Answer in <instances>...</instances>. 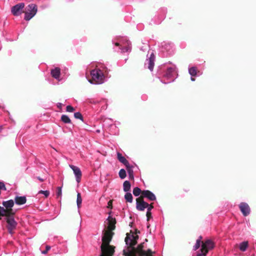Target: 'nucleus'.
<instances>
[{"mask_svg":"<svg viewBox=\"0 0 256 256\" xmlns=\"http://www.w3.org/2000/svg\"><path fill=\"white\" fill-rule=\"evenodd\" d=\"M248 247V241H244L239 244L238 248L242 252L246 250Z\"/></svg>","mask_w":256,"mask_h":256,"instance_id":"nucleus-21","label":"nucleus"},{"mask_svg":"<svg viewBox=\"0 0 256 256\" xmlns=\"http://www.w3.org/2000/svg\"><path fill=\"white\" fill-rule=\"evenodd\" d=\"M132 192L134 196H138L140 194H142V191L139 188L135 187L133 189Z\"/></svg>","mask_w":256,"mask_h":256,"instance_id":"nucleus-29","label":"nucleus"},{"mask_svg":"<svg viewBox=\"0 0 256 256\" xmlns=\"http://www.w3.org/2000/svg\"><path fill=\"white\" fill-rule=\"evenodd\" d=\"M96 132L97 133H100V130H96Z\"/></svg>","mask_w":256,"mask_h":256,"instance_id":"nucleus-45","label":"nucleus"},{"mask_svg":"<svg viewBox=\"0 0 256 256\" xmlns=\"http://www.w3.org/2000/svg\"><path fill=\"white\" fill-rule=\"evenodd\" d=\"M157 75L162 82L164 84H169L174 82L177 78L178 70L174 64H164L158 67Z\"/></svg>","mask_w":256,"mask_h":256,"instance_id":"nucleus-2","label":"nucleus"},{"mask_svg":"<svg viewBox=\"0 0 256 256\" xmlns=\"http://www.w3.org/2000/svg\"><path fill=\"white\" fill-rule=\"evenodd\" d=\"M142 196L148 198L150 201L156 200V196L154 194L149 190H144L142 192Z\"/></svg>","mask_w":256,"mask_h":256,"instance_id":"nucleus-14","label":"nucleus"},{"mask_svg":"<svg viewBox=\"0 0 256 256\" xmlns=\"http://www.w3.org/2000/svg\"><path fill=\"white\" fill-rule=\"evenodd\" d=\"M70 167L71 168V169L73 170V172L74 174L76 181L78 183L80 182L81 177H82V172L80 170V168L75 166L74 165H70Z\"/></svg>","mask_w":256,"mask_h":256,"instance_id":"nucleus-13","label":"nucleus"},{"mask_svg":"<svg viewBox=\"0 0 256 256\" xmlns=\"http://www.w3.org/2000/svg\"><path fill=\"white\" fill-rule=\"evenodd\" d=\"M143 253H144V254L146 256H152V252L150 250H148V252H144Z\"/></svg>","mask_w":256,"mask_h":256,"instance_id":"nucleus-38","label":"nucleus"},{"mask_svg":"<svg viewBox=\"0 0 256 256\" xmlns=\"http://www.w3.org/2000/svg\"><path fill=\"white\" fill-rule=\"evenodd\" d=\"M14 202L16 204H24L26 202V198L24 196H16L14 198Z\"/></svg>","mask_w":256,"mask_h":256,"instance_id":"nucleus-19","label":"nucleus"},{"mask_svg":"<svg viewBox=\"0 0 256 256\" xmlns=\"http://www.w3.org/2000/svg\"><path fill=\"white\" fill-rule=\"evenodd\" d=\"M4 208L6 210H13L12 208L14 206V201L12 200H10L2 202Z\"/></svg>","mask_w":256,"mask_h":256,"instance_id":"nucleus-18","label":"nucleus"},{"mask_svg":"<svg viewBox=\"0 0 256 256\" xmlns=\"http://www.w3.org/2000/svg\"><path fill=\"white\" fill-rule=\"evenodd\" d=\"M148 48V45H146L144 47L140 48V50L142 51H144L147 50Z\"/></svg>","mask_w":256,"mask_h":256,"instance_id":"nucleus-40","label":"nucleus"},{"mask_svg":"<svg viewBox=\"0 0 256 256\" xmlns=\"http://www.w3.org/2000/svg\"><path fill=\"white\" fill-rule=\"evenodd\" d=\"M15 212L14 210H6L4 208H0V220L2 217H5L7 222V228L9 233L12 234L13 230L17 226V222L15 220L14 215Z\"/></svg>","mask_w":256,"mask_h":256,"instance_id":"nucleus-4","label":"nucleus"},{"mask_svg":"<svg viewBox=\"0 0 256 256\" xmlns=\"http://www.w3.org/2000/svg\"><path fill=\"white\" fill-rule=\"evenodd\" d=\"M167 47H170V48H171L172 46H170V44H168V46H167V45H166V48H166V49Z\"/></svg>","mask_w":256,"mask_h":256,"instance_id":"nucleus-44","label":"nucleus"},{"mask_svg":"<svg viewBox=\"0 0 256 256\" xmlns=\"http://www.w3.org/2000/svg\"><path fill=\"white\" fill-rule=\"evenodd\" d=\"M194 76H191V78H190V80L192 81H194L195 80V78H193Z\"/></svg>","mask_w":256,"mask_h":256,"instance_id":"nucleus-43","label":"nucleus"},{"mask_svg":"<svg viewBox=\"0 0 256 256\" xmlns=\"http://www.w3.org/2000/svg\"><path fill=\"white\" fill-rule=\"evenodd\" d=\"M110 68L107 64L96 63L94 68L90 72L92 79L88 80L89 82L93 84H102L104 83L110 78Z\"/></svg>","mask_w":256,"mask_h":256,"instance_id":"nucleus-1","label":"nucleus"},{"mask_svg":"<svg viewBox=\"0 0 256 256\" xmlns=\"http://www.w3.org/2000/svg\"><path fill=\"white\" fill-rule=\"evenodd\" d=\"M130 188H131V184H130V182L128 180L124 181L123 184L124 191L126 192H130Z\"/></svg>","mask_w":256,"mask_h":256,"instance_id":"nucleus-23","label":"nucleus"},{"mask_svg":"<svg viewBox=\"0 0 256 256\" xmlns=\"http://www.w3.org/2000/svg\"><path fill=\"white\" fill-rule=\"evenodd\" d=\"M50 249V246H46V250H43L42 252V254H47L48 252Z\"/></svg>","mask_w":256,"mask_h":256,"instance_id":"nucleus-39","label":"nucleus"},{"mask_svg":"<svg viewBox=\"0 0 256 256\" xmlns=\"http://www.w3.org/2000/svg\"><path fill=\"white\" fill-rule=\"evenodd\" d=\"M92 103H94V104H96V103H98V101H94L93 102H92Z\"/></svg>","mask_w":256,"mask_h":256,"instance_id":"nucleus-46","label":"nucleus"},{"mask_svg":"<svg viewBox=\"0 0 256 256\" xmlns=\"http://www.w3.org/2000/svg\"><path fill=\"white\" fill-rule=\"evenodd\" d=\"M128 173V176L130 179L134 180V171H136L138 170V166L134 164V165H131L130 163L126 166Z\"/></svg>","mask_w":256,"mask_h":256,"instance_id":"nucleus-12","label":"nucleus"},{"mask_svg":"<svg viewBox=\"0 0 256 256\" xmlns=\"http://www.w3.org/2000/svg\"><path fill=\"white\" fill-rule=\"evenodd\" d=\"M37 179L40 180V182H44V180L39 176L37 177Z\"/></svg>","mask_w":256,"mask_h":256,"instance_id":"nucleus-42","label":"nucleus"},{"mask_svg":"<svg viewBox=\"0 0 256 256\" xmlns=\"http://www.w3.org/2000/svg\"><path fill=\"white\" fill-rule=\"evenodd\" d=\"M110 228L114 230L115 228L114 224L116 222V220L110 216H109L107 219Z\"/></svg>","mask_w":256,"mask_h":256,"instance_id":"nucleus-22","label":"nucleus"},{"mask_svg":"<svg viewBox=\"0 0 256 256\" xmlns=\"http://www.w3.org/2000/svg\"><path fill=\"white\" fill-rule=\"evenodd\" d=\"M1 128V126H0V128Z\"/></svg>","mask_w":256,"mask_h":256,"instance_id":"nucleus-48","label":"nucleus"},{"mask_svg":"<svg viewBox=\"0 0 256 256\" xmlns=\"http://www.w3.org/2000/svg\"><path fill=\"white\" fill-rule=\"evenodd\" d=\"M154 208L153 206L151 204H150L149 206L147 208V212H146V218L147 220H149L150 218H152V213L151 210Z\"/></svg>","mask_w":256,"mask_h":256,"instance_id":"nucleus-25","label":"nucleus"},{"mask_svg":"<svg viewBox=\"0 0 256 256\" xmlns=\"http://www.w3.org/2000/svg\"><path fill=\"white\" fill-rule=\"evenodd\" d=\"M202 239V236H200L199 238L196 240V243L193 247L194 250H196L200 247Z\"/></svg>","mask_w":256,"mask_h":256,"instance_id":"nucleus-27","label":"nucleus"},{"mask_svg":"<svg viewBox=\"0 0 256 256\" xmlns=\"http://www.w3.org/2000/svg\"><path fill=\"white\" fill-rule=\"evenodd\" d=\"M155 62V56L152 52L150 54L148 52L147 54V58L144 62V67L148 68L150 71L152 72L154 69Z\"/></svg>","mask_w":256,"mask_h":256,"instance_id":"nucleus-8","label":"nucleus"},{"mask_svg":"<svg viewBox=\"0 0 256 256\" xmlns=\"http://www.w3.org/2000/svg\"><path fill=\"white\" fill-rule=\"evenodd\" d=\"M0 208H3V207H2V206H0Z\"/></svg>","mask_w":256,"mask_h":256,"instance_id":"nucleus-47","label":"nucleus"},{"mask_svg":"<svg viewBox=\"0 0 256 256\" xmlns=\"http://www.w3.org/2000/svg\"><path fill=\"white\" fill-rule=\"evenodd\" d=\"M112 120L110 118H106L104 121V124L106 125L107 124H110V126L111 127H115L116 128L115 124H112Z\"/></svg>","mask_w":256,"mask_h":256,"instance_id":"nucleus-30","label":"nucleus"},{"mask_svg":"<svg viewBox=\"0 0 256 256\" xmlns=\"http://www.w3.org/2000/svg\"><path fill=\"white\" fill-rule=\"evenodd\" d=\"M38 194H43L45 197L47 198L50 195V192L48 190H40L38 192Z\"/></svg>","mask_w":256,"mask_h":256,"instance_id":"nucleus-33","label":"nucleus"},{"mask_svg":"<svg viewBox=\"0 0 256 256\" xmlns=\"http://www.w3.org/2000/svg\"><path fill=\"white\" fill-rule=\"evenodd\" d=\"M74 116L76 119H80L82 120V114L79 112H76L74 114Z\"/></svg>","mask_w":256,"mask_h":256,"instance_id":"nucleus-34","label":"nucleus"},{"mask_svg":"<svg viewBox=\"0 0 256 256\" xmlns=\"http://www.w3.org/2000/svg\"><path fill=\"white\" fill-rule=\"evenodd\" d=\"M208 254V250L200 249V252L198 254L197 256H206Z\"/></svg>","mask_w":256,"mask_h":256,"instance_id":"nucleus-35","label":"nucleus"},{"mask_svg":"<svg viewBox=\"0 0 256 256\" xmlns=\"http://www.w3.org/2000/svg\"><path fill=\"white\" fill-rule=\"evenodd\" d=\"M239 208L244 216H248L250 213V208L248 204L245 202H242L238 205Z\"/></svg>","mask_w":256,"mask_h":256,"instance_id":"nucleus-11","label":"nucleus"},{"mask_svg":"<svg viewBox=\"0 0 256 256\" xmlns=\"http://www.w3.org/2000/svg\"><path fill=\"white\" fill-rule=\"evenodd\" d=\"M62 103H60V102H58L57 104V106L58 108H62Z\"/></svg>","mask_w":256,"mask_h":256,"instance_id":"nucleus-41","label":"nucleus"},{"mask_svg":"<svg viewBox=\"0 0 256 256\" xmlns=\"http://www.w3.org/2000/svg\"><path fill=\"white\" fill-rule=\"evenodd\" d=\"M149 205L150 204L144 200L138 202V199H136V208L138 210L144 211L146 208H147Z\"/></svg>","mask_w":256,"mask_h":256,"instance_id":"nucleus-15","label":"nucleus"},{"mask_svg":"<svg viewBox=\"0 0 256 256\" xmlns=\"http://www.w3.org/2000/svg\"><path fill=\"white\" fill-rule=\"evenodd\" d=\"M124 198L127 202L132 203L133 201V197L132 194L130 192H126L124 195Z\"/></svg>","mask_w":256,"mask_h":256,"instance_id":"nucleus-26","label":"nucleus"},{"mask_svg":"<svg viewBox=\"0 0 256 256\" xmlns=\"http://www.w3.org/2000/svg\"><path fill=\"white\" fill-rule=\"evenodd\" d=\"M66 110L68 112H72L74 110V108L71 106H68L66 108Z\"/></svg>","mask_w":256,"mask_h":256,"instance_id":"nucleus-37","label":"nucleus"},{"mask_svg":"<svg viewBox=\"0 0 256 256\" xmlns=\"http://www.w3.org/2000/svg\"><path fill=\"white\" fill-rule=\"evenodd\" d=\"M38 12V6L36 4H30L25 8L24 20L29 21L34 17Z\"/></svg>","mask_w":256,"mask_h":256,"instance_id":"nucleus-5","label":"nucleus"},{"mask_svg":"<svg viewBox=\"0 0 256 256\" xmlns=\"http://www.w3.org/2000/svg\"><path fill=\"white\" fill-rule=\"evenodd\" d=\"M117 158L118 160L122 164H123L125 166L129 164L128 162L126 160V159L122 156V155L119 152H117Z\"/></svg>","mask_w":256,"mask_h":256,"instance_id":"nucleus-20","label":"nucleus"},{"mask_svg":"<svg viewBox=\"0 0 256 256\" xmlns=\"http://www.w3.org/2000/svg\"><path fill=\"white\" fill-rule=\"evenodd\" d=\"M188 73L192 76H196L197 74V68L196 66L188 68Z\"/></svg>","mask_w":256,"mask_h":256,"instance_id":"nucleus-24","label":"nucleus"},{"mask_svg":"<svg viewBox=\"0 0 256 256\" xmlns=\"http://www.w3.org/2000/svg\"><path fill=\"white\" fill-rule=\"evenodd\" d=\"M125 242L126 245L129 246L128 250H124V254L125 256H132V246L134 245V242L130 238L126 236L125 238Z\"/></svg>","mask_w":256,"mask_h":256,"instance_id":"nucleus-10","label":"nucleus"},{"mask_svg":"<svg viewBox=\"0 0 256 256\" xmlns=\"http://www.w3.org/2000/svg\"><path fill=\"white\" fill-rule=\"evenodd\" d=\"M112 238V234L110 232H104L102 238V242L100 246L101 253L100 256H112L115 247L110 246V242Z\"/></svg>","mask_w":256,"mask_h":256,"instance_id":"nucleus-3","label":"nucleus"},{"mask_svg":"<svg viewBox=\"0 0 256 256\" xmlns=\"http://www.w3.org/2000/svg\"><path fill=\"white\" fill-rule=\"evenodd\" d=\"M115 46H118L121 52H128L131 50L130 42L126 38H120L118 42L114 43Z\"/></svg>","mask_w":256,"mask_h":256,"instance_id":"nucleus-6","label":"nucleus"},{"mask_svg":"<svg viewBox=\"0 0 256 256\" xmlns=\"http://www.w3.org/2000/svg\"><path fill=\"white\" fill-rule=\"evenodd\" d=\"M61 120L64 123L66 124H70L71 122V120L69 117L65 114H63L61 116Z\"/></svg>","mask_w":256,"mask_h":256,"instance_id":"nucleus-28","label":"nucleus"},{"mask_svg":"<svg viewBox=\"0 0 256 256\" xmlns=\"http://www.w3.org/2000/svg\"><path fill=\"white\" fill-rule=\"evenodd\" d=\"M56 242L58 244V253H66L68 252L67 241L63 240L62 238L56 237Z\"/></svg>","mask_w":256,"mask_h":256,"instance_id":"nucleus-7","label":"nucleus"},{"mask_svg":"<svg viewBox=\"0 0 256 256\" xmlns=\"http://www.w3.org/2000/svg\"><path fill=\"white\" fill-rule=\"evenodd\" d=\"M50 74L56 80L59 82L61 80V79L60 78V69L59 68L56 67L50 70Z\"/></svg>","mask_w":256,"mask_h":256,"instance_id":"nucleus-16","label":"nucleus"},{"mask_svg":"<svg viewBox=\"0 0 256 256\" xmlns=\"http://www.w3.org/2000/svg\"><path fill=\"white\" fill-rule=\"evenodd\" d=\"M214 244L213 242L210 240H207L202 244L201 249L203 250H206L208 252L209 250L213 248Z\"/></svg>","mask_w":256,"mask_h":256,"instance_id":"nucleus-17","label":"nucleus"},{"mask_svg":"<svg viewBox=\"0 0 256 256\" xmlns=\"http://www.w3.org/2000/svg\"><path fill=\"white\" fill-rule=\"evenodd\" d=\"M62 194V187H58L56 190V196L58 197L61 196Z\"/></svg>","mask_w":256,"mask_h":256,"instance_id":"nucleus-36","label":"nucleus"},{"mask_svg":"<svg viewBox=\"0 0 256 256\" xmlns=\"http://www.w3.org/2000/svg\"><path fill=\"white\" fill-rule=\"evenodd\" d=\"M24 6V3H18L11 8V12L14 16H19L22 14Z\"/></svg>","mask_w":256,"mask_h":256,"instance_id":"nucleus-9","label":"nucleus"},{"mask_svg":"<svg viewBox=\"0 0 256 256\" xmlns=\"http://www.w3.org/2000/svg\"><path fill=\"white\" fill-rule=\"evenodd\" d=\"M118 174L120 178L121 179H124L126 176V172L125 170H124V168L120 169V170L119 171Z\"/></svg>","mask_w":256,"mask_h":256,"instance_id":"nucleus-31","label":"nucleus"},{"mask_svg":"<svg viewBox=\"0 0 256 256\" xmlns=\"http://www.w3.org/2000/svg\"><path fill=\"white\" fill-rule=\"evenodd\" d=\"M82 202V199L80 196V193H78L77 194V200H76V203L78 208H80V207L81 206Z\"/></svg>","mask_w":256,"mask_h":256,"instance_id":"nucleus-32","label":"nucleus"}]
</instances>
